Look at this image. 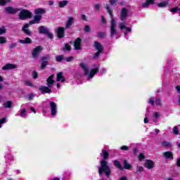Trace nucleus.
<instances>
[{
    "label": "nucleus",
    "instance_id": "nucleus-6",
    "mask_svg": "<svg viewBox=\"0 0 180 180\" xmlns=\"http://www.w3.org/2000/svg\"><path fill=\"white\" fill-rule=\"evenodd\" d=\"M116 20L115 19L111 20V25H110V37H113L115 36L116 33H117V31L116 30V25H117Z\"/></svg>",
    "mask_w": 180,
    "mask_h": 180
},
{
    "label": "nucleus",
    "instance_id": "nucleus-13",
    "mask_svg": "<svg viewBox=\"0 0 180 180\" xmlns=\"http://www.w3.org/2000/svg\"><path fill=\"white\" fill-rule=\"evenodd\" d=\"M127 15H129V11L126 8H123L121 9L120 14V20H124L126 18H127Z\"/></svg>",
    "mask_w": 180,
    "mask_h": 180
},
{
    "label": "nucleus",
    "instance_id": "nucleus-58",
    "mask_svg": "<svg viewBox=\"0 0 180 180\" xmlns=\"http://www.w3.org/2000/svg\"><path fill=\"white\" fill-rule=\"evenodd\" d=\"M149 103H150V105H152V106H154V98H150L149 99Z\"/></svg>",
    "mask_w": 180,
    "mask_h": 180
},
{
    "label": "nucleus",
    "instance_id": "nucleus-16",
    "mask_svg": "<svg viewBox=\"0 0 180 180\" xmlns=\"http://www.w3.org/2000/svg\"><path fill=\"white\" fill-rule=\"evenodd\" d=\"M15 68H16V65L7 63L2 67L1 70H3V71H6L7 70H15Z\"/></svg>",
    "mask_w": 180,
    "mask_h": 180
},
{
    "label": "nucleus",
    "instance_id": "nucleus-9",
    "mask_svg": "<svg viewBox=\"0 0 180 180\" xmlns=\"http://www.w3.org/2000/svg\"><path fill=\"white\" fill-rule=\"evenodd\" d=\"M29 24H25L22 27V31L23 32V33H25V34H27V36H32V34H33V31H30L29 30Z\"/></svg>",
    "mask_w": 180,
    "mask_h": 180
},
{
    "label": "nucleus",
    "instance_id": "nucleus-60",
    "mask_svg": "<svg viewBox=\"0 0 180 180\" xmlns=\"http://www.w3.org/2000/svg\"><path fill=\"white\" fill-rule=\"evenodd\" d=\"M175 88L176 90L177 91V94H180V86L177 85Z\"/></svg>",
    "mask_w": 180,
    "mask_h": 180
},
{
    "label": "nucleus",
    "instance_id": "nucleus-47",
    "mask_svg": "<svg viewBox=\"0 0 180 180\" xmlns=\"http://www.w3.org/2000/svg\"><path fill=\"white\" fill-rule=\"evenodd\" d=\"M74 60V56H69L68 58H65V61L67 63H71Z\"/></svg>",
    "mask_w": 180,
    "mask_h": 180
},
{
    "label": "nucleus",
    "instance_id": "nucleus-43",
    "mask_svg": "<svg viewBox=\"0 0 180 180\" xmlns=\"http://www.w3.org/2000/svg\"><path fill=\"white\" fill-rule=\"evenodd\" d=\"M155 105H157V106H161V105H162L161 98H156L155 101Z\"/></svg>",
    "mask_w": 180,
    "mask_h": 180
},
{
    "label": "nucleus",
    "instance_id": "nucleus-1",
    "mask_svg": "<svg viewBox=\"0 0 180 180\" xmlns=\"http://www.w3.org/2000/svg\"><path fill=\"white\" fill-rule=\"evenodd\" d=\"M102 155L103 160L101 161V166L98 167V175H102V174L105 173V176L109 178L112 172V170L109 167V163L106 161V160L109 158V152H108V150H102Z\"/></svg>",
    "mask_w": 180,
    "mask_h": 180
},
{
    "label": "nucleus",
    "instance_id": "nucleus-59",
    "mask_svg": "<svg viewBox=\"0 0 180 180\" xmlns=\"http://www.w3.org/2000/svg\"><path fill=\"white\" fill-rule=\"evenodd\" d=\"M36 21L34 20H30L28 25H36Z\"/></svg>",
    "mask_w": 180,
    "mask_h": 180
},
{
    "label": "nucleus",
    "instance_id": "nucleus-27",
    "mask_svg": "<svg viewBox=\"0 0 180 180\" xmlns=\"http://www.w3.org/2000/svg\"><path fill=\"white\" fill-rule=\"evenodd\" d=\"M69 2L70 1H68L67 0L60 1H59L58 6H59V8H65V6H67V5H68Z\"/></svg>",
    "mask_w": 180,
    "mask_h": 180
},
{
    "label": "nucleus",
    "instance_id": "nucleus-35",
    "mask_svg": "<svg viewBox=\"0 0 180 180\" xmlns=\"http://www.w3.org/2000/svg\"><path fill=\"white\" fill-rule=\"evenodd\" d=\"M12 0H0V6H5L6 4H9Z\"/></svg>",
    "mask_w": 180,
    "mask_h": 180
},
{
    "label": "nucleus",
    "instance_id": "nucleus-36",
    "mask_svg": "<svg viewBox=\"0 0 180 180\" xmlns=\"http://www.w3.org/2000/svg\"><path fill=\"white\" fill-rule=\"evenodd\" d=\"M42 63L41 64V70H44L46 68V67H47V65H49V62L44 61V60H41Z\"/></svg>",
    "mask_w": 180,
    "mask_h": 180
},
{
    "label": "nucleus",
    "instance_id": "nucleus-21",
    "mask_svg": "<svg viewBox=\"0 0 180 180\" xmlns=\"http://www.w3.org/2000/svg\"><path fill=\"white\" fill-rule=\"evenodd\" d=\"M56 81L61 82H65V79H64V73L63 72H60L56 75Z\"/></svg>",
    "mask_w": 180,
    "mask_h": 180
},
{
    "label": "nucleus",
    "instance_id": "nucleus-2",
    "mask_svg": "<svg viewBox=\"0 0 180 180\" xmlns=\"http://www.w3.org/2000/svg\"><path fill=\"white\" fill-rule=\"evenodd\" d=\"M113 164L114 167H115V168H117V169H119L120 171H123V169H131L132 168L131 165L129 164V162L127 160H124L123 161L124 167L120 163V161L117 160H115L113 161Z\"/></svg>",
    "mask_w": 180,
    "mask_h": 180
},
{
    "label": "nucleus",
    "instance_id": "nucleus-53",
    "mask_svg": "<svg viewBox=\"0 0 180 180\" xmlns=\"http://www.w3.org/2000/svg\"><path fill=\"white\" fill-rule=\"evenodd\" d=\"M126 25H124V22H122L120 24V29L121 30H124V29H126Z\"/></svg>",
    "mask_w": 180,
    "mask_h": 180
},
{
    "label": "nucleus",
    "instance_id": "nucleus-24",
    "mask_svg": "<svg viewBox=\"0 0 180 180\" xmlns=\"http://www.w3.org/2000/svg\"><path fill=\"white\" fill-rule=\"evenodd\" d=\"M3 106L5 109H11L13 106V102L12 101H8L3 104Z\"/></svg>",
    "mask_w": 180,
    "mask_h": 180
},
{
    "label": "nucleus",
    "instance_id": "nucleus-25",
    "mask_svg": "<svg viewBox=\"0 0 180 180\" xmlns=\"http://www.w3.org/2000/svg\"><path fill=\"white\" fill-rule=\"evenodd\" d=\"M155 0H146L145 3L143 4L142 8H148L150 5H154Z\"/></svg>",
    "mask_w": 180,
    "mask_h": 180
},
{
    "label": "nucleus",
    "instance_id": "nucleus-26",
    "mask_svg": "<svg viewBox=\"0 0 180 180\" xmlns=\"http://www.w3.org/2000/svg\"><path fill=\"white\" fill-rule=\"evenodd\" d=\"M34 13L35 15H43L44 13H46V10H44V8H37L34 10Z\"/></svg>",
    "mask_w": 180,
    "mask_h": 180
},
{
    "label": "nucleus",
    "instance_id": "nucleus-7",
    "mask_svg": "<svg viewBox=\"0 0 180 180\" xmlns=\"http://www.w3.org/2000/svg\"><path fill=\"white\" fill-rule=\"evenodd\" d=\"M58 39H63L65 37V28L64 27H58L56 30Z\"/></svg>",
    "mask_w": 180,
    "mask_h": 180
},
{
    "label": "nucleus",
    "instance_id": "nucleus-64",
    "mask_svg": "<svg viewBox=\"0 0 180 180\" xmlns=\"http://www.w3.org/2000/svg\"><path fill=\"white\" fill-rule=\"evenodd\" d=\"M125 29H126L127 33H130V32H131V28H130V27H127Z\"/></svg>",
    "mask_w": 180,
    "mask_h": 180
},
{
    "label": "nucleus",
    "instance_id": "nucleus-32",
    "mask_svg": "<svg viewBox=\"0 0 180 180\" xmlns=\"http://www.w3.org/2000/svg\"><path fill=\"white\" fill-rule=\"evenodd\" d=\"M63 50V51H71V45H70V44H65Z\"/></svg>",
    "mask_w": 180,
    "mask_h": 180
},
{
    "label": "nucleus",
    "instance_id": "nucleus-39",
    "mask_svg": "<svg viewBox=\"0 0 180 180\" xmlns=\"http://www.w3.org/2000/svg\"><path fill=\"white\" fill-rule=\"evenodd\" d=\"M63 60H64V55H59L56 56V61H58V63H61Z\"/></svg>",
    "mask_w": 180,
    "mask_h": 180
},
{
    "label": "nucleus",
    "instance_id": "nucleus-62",
    "mask_svg": "<svg viewBox=\"0 0 180 180\" xmlns=\"http://www.w3.org/2000/svg\"><path fill=\"white\" fill-rule=\"evenodd\" d=\"M160 116V114L158 112H155L154 113V117H155V119H158V117Z\"/></svg>",
    "mask_w": 180,
    "mask_h": 180
},
{
    "label": "nucleus",
    "instance_id": "nucleus-40",
    "mask_svg": "<svg viewBox=\"0 0 180 180\" xmlns=\"http://www.w3.org/2000/svg\"><path fill=\"white\" fill-rule=\"evenodd\" d=\"M32 75L34 79H37V78H39V73L36 70L32 72Z\"/></svg>",
    "mask_w": 180,
    "mask_h": 180
},
{
    "label": "nucleus",
    "instance_id": "nucleus-3",
    "mask_svg": "<svg viewBox=\"0 0 180 180\" xmlns=\"http://www.w3.org/2000/svg\"><path fill=\"white\" fill-rule=\"evenodd\" d=\"M94 47L97 50V52L94 54L93 58L96 60V58H99L101 53H103V45H102L99 41H94Z\"/></svg>",
    "mask_w": 180,
    "mask_h": 180
},
{
    "label": "nucleus",
    "instance_id": "nucleus-49",
    "mask_svg": "<svg viewBox=\"0 0 180 180\" xmlns=\"http://www.w3.org/2000/svg\"><path fill=\"white\" fill-rule=\"evenodd\" d=\"M6 122V118L3 117L0 120V129L2 127V124Z\"/></svg>",
    "mask_w": 180,
    "mask_h": 180
},
{
    "label": "nucleus",
    "instance_id": "nucleus-5",
    "mask_svg": "<svg viewBox=\"0 0 180 180\" xmlns=\"http://www.w3.org/2000/svg\"><path fill=\"white\" fill-rule=\"evenodd\" d=\"M41 51H43V47L41 46H38L33 49L32 52V58H39V56L41 54Z\"/></svg>",
    "mask_w": 180,
    "mask_h": 180
},
{
    "label": "nucleus",
    "instance_id": "nucleus-18",
    "mask_svg": "<svg viewBox=\"0 0 180 180\" xmlns=\"http://www.w3.org/2000/svg\"><path fill=\"white\" fill-rule=\"evenodd\" d=\"M18 41L21 44H32L33 43V40L29 37H26L25 39H19Z\"/></svg>",
    "mask_w": 180,
    "mask_h": 180
},
{
    "label": "nucleus",
    "instance_id": "nucleus-23",
    "mask_svg": "<svg viewBox=\"0 0 180 180\" xmlns=\"http://www.w3.org/2000/svg\"><path fill=\"white\" fill-rule=\"evenodd\" d=\"M48 32H49V30L43 25H41L39 27V34H46Z\"/></svg>",
    "mask_w": 180,
    "mask_h": 180
},
{
    "label": "nucleus",
    "instance_id": "nucleus-44",
    "mask_svg": "<svg viewBox=\"0 0 180 180\" xmlns=\"http://www.w3.org/2000/svg\"><path fill=\"white\" fill-rule=\"evenodd\" d=\"M173 133H174V134H176V135L179 134V130L178 129V127H176V126L174 127Z\"/></svg>",
    "mask_w": 180,
    "mask_h": 180
},
{
    "label": "nucleus",
    "instance_id": "nucleus-42",
    "mask_svg": "<svg viewBox=\"0 0 180 180\" xmlns=\"http://www.w3.org/2000/svg\"><path fill=\"white\" fill-rule=\"evenodd\" d=\"M84 32H86V33H90V32H91V27L89 25H86L84 26Z\"/></svg>",
    "mask_w": 180,
    "mask_h": 180
},
{
    "label": "nucleus",
    "instance_id": "nucleus-51",
    "mask_svg": "<svg viewBox=\"0 0 180 180\" xmlns=\"http://www.w3.org/2000/svg\"><path fill=\"white\" fill-rule=\"evenodd\" d=\"M45 34H46V36L48 37V39H53V34L50 32V31L46 32Z\"/></svg>",
    "mask_w": 180,
    "mask_h": 180
},
{
    "label": "nucleus",
    "instance_id": "nucleus-28",
    "mask_svg": "<svg viewBox=\"0 0 180 180\" xmlns=\"http://www.w3.org/2000/svg\"><path fill=\"white\" fill-rule=\"evenodd\" d=\"M79 67L82 68L84 71V75H88L89 74V70L86 68V66L85 65L84 63H80Z\"/></svg>",
    "mask_w": 180,
    "mask_h": 180
},
{
    "label": "nucleus",
    "instance_id": "nucleus-11",
    "mask_svg": "<svg viewBox=\"0 0 180 180\" xmlns=\"http://www.w3.org/2000/svg\"><path fill=\"white\" fill-rule=\"evenodd\" d=\"M18 8H15L12 6H8L5 8V11L8 13L9 15H15V13H18Z\"/></svg>",
    "mask_w": 180,
    "mask_h": 180
},
{
    "label": "nucleus",
    "instance_id": "nucleus-61",
    "mask_svg": "<svg viewBox=\"0 0 180 180\" xmlns=\"http://www.w3.org/2000/svg\"><path fill=\"white\" fill-rule=\"evenodd\" d=\"M82 20H86V15L85 14L82 15Z\"/></svg>",
    "mask_w": 180,
    "mask_h": 180
},
{
    "label": "nucleus",
    "instance_id": "nucleus-37",
    "mask_svg": "<svg viewBox=\"0 0 180 180\" xmlns=\"http://www.w3.org/2000/svg\"><path fill=\"white\" fill-rule=\"evenodd\" d=\"M98 39H103L106 36V32H99L97 33Z\"/></svg>",
    "mask_w": 180,
    "mask_h": 180
},
{
    "label": "nucleus",
    "instance_id": "nucleus-12",
    "mask_svg": "<svg viewBox=\"0 0 180 180\" xmlns=\"http://www.w3.org/2000/svg\"><path fill=\"white\" fill-rule=\"evenodd\" d=\"M50 108H51V113L52 116H55L57 113V105L54 101L50 103Z\"/></svg>",
    "mask_w": 180,
    "mask_h": 180
},
{
    "label": "nucleus",
    "instance_id": "nucleus-14",
    "mask_svg": "<svg viewBox=\"0 0 180 180\" xmlns=\"http://www.w3.org/2000/svg\"><path fill=\"white\" fill-rule=\"evenodd\" d=\"M53 78H54V75H51L47 78L46 82H47V86H49V88H51L53 85H54V82H56V81H54Z\"/></svg>",
    "mask_w": 180,
    "mask_h": 180
},
{
    "label": "nucleus",
    "instance_id": "nucleus-38",
    "mask_svg": "<svg viewBox=\"0 0 180 180\" xmlns=\"http://www.w3.org/2000/svg\"><path fill=\"white\" fill-rule=\"evenodd\" d=\"M118 0H109L110 6H116L117 5Z\"/></svg>",
    "mask_w": 180,
    "mask_h": 180
},
{
    "label": "nucleus",
    "instance_id": "nucleus-17",
    "mask_svg": "<svg viewBox=\"0 0 180 180\" xmlns=\"http://www.w3.org/2000/svg\"><path fill=\"white\" fill-rule=\"evenodd\" d=\"M163 156L166 160H174V153L171 151H166L163 153Z\"/></svg>",
    "mask_w": 180,
    "mask_h": 180
},
{
    "label": "nucleus",
    "instance_id": "nucleus-31",
    "mask_svg": "<svg viewBox=\"0 0 180 180\" xmlns=\"http://www.w3.org/2000/svg\"><path fill=\"white\" fill-rule=\"evenodd\" d=\"M158 8H167L168 6V2L167 1H162L158 4Z\"/></svg>",
    "mask_w": 180,
    "mask_h": 180
},
{
    "label": "nucleus",
    "instance_id": "nucleus-52",
    "mask_svg": "<svg viewBox=\"0 0 180 180\" xmlns=\"http://www.w3.org/2000/svg\"><path fill=\"white\" fill-rule=\"evenodd\" d=\"M146 158V157L144 156L143 153H140L139 155V161H141L142 160H144Z\"/></svg>",
    "mask_w": 180,
    "mask_h": 180
},
{
    "label": "nucleus",
    "instance_id": "nucleus-33",
    "mask_svg": "<svg viewBox=\"0 0 180 180\" xmlns=\"http://www.w3.org/2000/svg\"><path fill=\"white\" fill-rule=\"evenodd\" d=\"M6 43H8L6 37H0V44H6Z\"/></svg>",
    "mask_w": 180,
    "mask_h": 180
},
{
    "label": "nucleus",
    "instance_id": "nucleus-48",
    "mask_svg": "<svg viewBox=\"0 0 180 180\" xmlns=\"http://www.w3.org/2000/svg\"><path fill=\"white\" fill-rule=\"evenodd\" d=\"M15 47H18V44L16 43H12L9 45V49H15Z\"/></svg>",
    "mask_w": 180,
    "mask_h": 180
},
{
    "label": "nucleus",
    "instance_id": "nucleus-15",
    "mask_svg": "<svg viewBox=\"0 0 180 180\" xmlns=\"http://www.w3.org/2000/svg\"><path fill=\"white\" fill-rule=\"evenodd\" d=\"M81 41H82V39L79 37L75 39L74 42L75 50H81Z\"/></svg>",
    "mask_w": 180,
    "mask_h": 180
},
{
    "label": "nucleus",
    "instance_id": "nucleus-30",
    "mask_svg": "<svg viewBox=\"0 0 180 180\" xmlns=\"http://www.w3.org/2000/svg\"><path fill=\"white\" fill-rule=\"evenodd\" d=\"M50 60H51V58H50V55L47 54L44 56H42L41 58V61H46V63H49V61H50Z\"/></svg>",
    "mask_w": 180,
    "mask_h": 180
},
{
    "label": "nucleus",
    "instance_id": "nucleus-19",
    "mask_svg": "<svg viewBox=\"0 0 180 180\" xmlns=\"http://www.w3.org/2000/svg\"><path fill=\"white\" fill-rule=\"evenodd\" d=\"M105 8L106 9V11H108V12L111 18V20H112V19H115V18H113V8H112V6H110V4H107L105 6Z\"/></svg>",
    "mask_w": 180,
    "mask_h": 180
},
{
    "label": "nucleus",
    "instance_id": "nucleus-54",
    "mask_svg": "<svg viewBox=\"0 0 180 180\" xmlns=\"http://www.w3.org/2000/svg\"><path fill=\"white\" fill-rule=\"evenodd\" d=\"M120 150H122L123 151H127V150H129V146H122L120 148Z\"/></svg>",
    "mask_w": 180,
    "mask_h": 180
},
{
    "label": "nucleus",
    "instance_id": "nucleus-20",
    "mask_svg": "<svg viewBox=\"0 0 180 180\" xmlns=\"http://www.w3.org/2000/svg\"><path fill=\"white\" fill-rule=\"evenodd\" d=\"M75 18L72 17H70L66 22L65 29H70L71 26H72V23H74Z\"/></svg>",
    "mask_w": 180,
    "mask_h": 180
},
{
    "label": "nucleus",
    "instance_id": "nucleus-29",
    "mask_svg": "<svg viewBox=\"0 0 180 180\" xmlns=\"http://www.w3.org/2000/svg\"><path fill=\"white\" fill-rule=\"evenodd\" d=\"M162 146H163V147H165L166 148H171L172 147V144L167 141L162 142Z\"/></svg>",
    "mask_w": 180,
    "mask_h": 180
},
{
    "label": "nucleus",
    "instance_id": "nucleus-41",
    "mask_svg": "<svg viewBox=\"0 0 180 180\" xmlns=\"http://www.w3.org/2000/svg\"><path fill=\"white\" fill-rule=\"evenodd\" d=\"M26 112H27L26 108H22V110L20 112L19 116H20V117H24V116L26 115Z\"/></svg>",
    "mask_w": 180,
    "mask_h": 180
},
{
    "label": "nucleus",
    "instance_id": "nucleus-4",
    "mask_svg": "<svg viewBox=\"0 0 180 180\" xmlns=\"http://www.w3.org/2000/svg\"><path fill=\"white\" fill-rule=\"evenodd\" d=\"M33 16V13L29 10L23 9L19 13V18L20 20H25V19H30Z\"/></svg>",
    "mask_w": 180,
    "mask_h": 180
},
{
    "label": "nucleus",
    "instance_id": "nucleus-46",
    "mask_svg": "<svg viewBox=\"0 0 180 180\" xmlns=\"http://www.w3.org/2000/svg\"><path fill=\"white\" fill-rule=\"evenodd\" d=\"M178 11H179V7H174L170 9V12H172V13H175L176 12H178Z\"/></svg>",
    "mask_w": 180,
    "mask_h": 180
},
{
    "label": "nucleus",
    "instance_id": "nucleus-63",
    "mask_svg": "<svg viewBox=\"0 0 180 180\" xmlns=\"http://www.w3.org/2000/svg\"><path fill=\"white\" fill-rule=\"evenodd\" d=\"M176 165L180 168V158L177 159Z\"/></svg>",
    "mask_w": 180,
    "mask_h": 180
},
{
    "label": "nucleus",
    "instance_id": "nucleus-22",
    "mask_svg": "<svg viewBox=\"0 0 180 180\" xmlns=\"http://www.w3.org/2000/svg\"><path fill=\"white\" fill-rule=\"evenodd\" d=\"M99 72V69L98 68H96L94 69H92L91 72H89V78H92L93 77H95V74H98Z\"/></svg>",
    "mask_w": 180,
    "mask_h": 180
},
{
    "label": "nucleus",
    "instance_id": "nucleus-55",
    "mask_svg": "<svg viewBox=\"0 0 180 180\" xmlns=\"http://www.w3.org/2000/svg\"><path fill=\"white\" fill-rule=\"evenodd\" d=\"M94 9L96 11H99L101 9V4H95Z\"/></svg>",
    "mask_w": 180,
    "mask_h": 180
},
{
    "label": "nucleus",
    "instance_id": "nucleus-34",
    "mask_svg": "<svg viewBox=\"0 0 180 180\" xmlns=\"http://www.w3.org/2000/svg\"><path fill=\"white\" fill-rule=\"evenodd\" d=\"M41 15H36L34 17V20L35 21V22L39 23L40 20H41Z\"/></svg>",
    "mask_w": 180,
    "mask_h": 180
},
{
    "label": "nucleus",
    "instance_id": "nucleus-45",
    "mask_svg": "<svg viewBox=\"0 0 180 180\" xmlns=\"http://www.w3.org/2000/svg\"><path fill=\"white\" fill-rule=\"evenodd\" d=\"M25 84L27 85V86H32V87L34 86V85L32 82H30V81L29 80L25 81Z\"/></svg>",
    "mask_w": 180,
    "mask_h": 180
},
{
    "label": "nucleus",
    "instance_id": "nucleus-8",
    "mask_svg": "<svg viewBox=\"0 0 180 180\" xmlns=\"http://www.w3.org/2000/svg\"><path fill=\"white\" fill-rule=\"evenodd\" d=\"M51 87H49L48 86H39V92H41V94H42V95H44L46 94H51V92H53L51 91Z\"/></svg>",
    "mask_w": 180,
    "mask_h": 180
},
{
    "label": "nucleus",
    "instance_id": "nucleus-50",
    "mask_svg": "<svg viewBox=\"0 0 180 180\" xmlns=\"http://www.w3.org/2000/svg\"><path fill=\"white\" fill-rule=\"evenodd\" d=\"M6 33V29L3 27L2 28H0V36L1 34H5Z\"/></svg>",
    "mask_w": 180,
    "mask_h": 180
},
{
    "label": "nucleus",
    "instance_id": "nucleus-10",
    "mask_svg": "<svg viewBox=\"0 0 180 180\" xmlns=\"http://www.w3.org/2000/svg\"><path fill=\"white\" fill-rule=\"evenodd\" d=\"M155 165V164L154 163V161L151 160H146L144 164L145 168H147L148 169H153Z\"/></svg>",
    "mask_w": 180,
    "mask_h": 180
},
{
    "label": "nucleus",
    "instance_id": "nucleus-56",
    "mask_svg": "<svg viewBox=\"0 0 180 180\" xmlns=\"http://www.w3.org/2000/svg\"><path fill=\"white\" fill-rule=\"evenodd\" d=\"M33 98H34V95H33L32 93H31L30 94L28 95V101H32V99H33Z\"/></svg>",
    "mask_w": 180,
    "mask_h": 180
},
{
    "label": "nucleus",
    "instance_id": "nucleus-57",
    "mask_svg": "<svg viewBox=\"0 0 180 180\" xmlns=\"http://www.w3.org/2000/svg\"><path fill=\"white\" fill-rule=\"evenodd\" d=\"M101 22L103 23V25H105L106 23V18H105V16L103 15L101 16Z\"/></svg>",
    "mask_w": 180,
    "mask_h": 180
}]
</instances>
